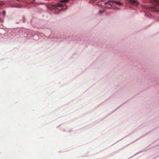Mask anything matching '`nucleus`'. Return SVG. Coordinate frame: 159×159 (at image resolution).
Returning <instances> with one entry per match:
<instances>
[{"label":"nucleus","instance_id":"3","mask_svg":"<svg viewBox=\"0 0 159 159\" xmlns=\"http://www.w3.org/2000/svg\"><path fill=\"white\" fill-rule=\"evenodd\" d=\"M114 2L116 4L120 5L122 6L123 5V4L119 2L116 1H109L108 2H105L104 3L105 5H107V4H109L110 6H111L112 4L111 3Z\"/></svg>","mask_w":159,"mask_h":159},{"label":"nucleus","instance_id":"1","mask_svg":"<svg viewBox=\"0 0 159 159\" xmlns=\"http://www.w3.org/2000/svg\"><path fill=\"white\" fill-rule=\"evenodd\" d=\"M47 7L50 9L52 10L53 9H56L59 11L62 10L64 8V7L63 4L61 3H57L55 4H50L48 5Z\"/></svg>","mask_w":159,"mask_h":159},{"label":"nucleus","instance_id":"6","mask_svg":"<svg viewBox=\"0 0 159 159\" xmlns=\"http://www.w3.org/2000/svg\"><path fill=\"white\" fill-rule=\"evenodd\" d=\"M91 1L93 2H95L96 4H97L98 5H99V4L98 3V2H96V1L97 0H90Z\"/></svg>","mask_w":159,"mask_h":159},{"label":"nucleus","instance_id":"4","mask_svg":"<svg viewBox=\"0 0 159 159\" xmlns=\"http://www.w3.org/2000/svg\"><path fill=\"white\" fill-rule=\"evenodd\" d=\"M127 1L131 4L135 6H137L138 3V1L137 0H127Z\"/></svg>","mask_w":159,"mask_h":159},{"label":"nucleus","instance_id":"2","mask_svg":"<svg viewBox=\"0 0 159 159\" xmlns=\"http://www.w3.org/2000/svg\"><path fill=\"white\" fill-rule=\"evenodd\" d=\"M152 4V6L151 7V10L153 12H159V9L157 8V7L159 6V0H150Z\"/></svg>","mask_w":159,"mask_h":159},{"label":"nucleus","instance_id":"5","mask_svg":"<svg viewBox=\"0 0 159 159\" xmlns=\"http://www.w3.org/2000/svg\"><path fill=\"white\" fill-rule=\"evenodd\" d=\"M68 1V0H61L60 2H66Z\"/></svg>","mask_w":159,"mask_h":159},{"label":"nucleus","instance_id":"7","mask_svg":"<svg viewBox=\"0 0 159 159\" xmlns=\"http://www.w3.org/2000/svg\"><path fill=\"white\" fill-rule=\"evenodd\" d=\"M3 15H5V11H3Z\"/></svg>","mask_w":159,"mask_h":159},{"label":"nucleus","instance_id":"8","mask_svg":"<svg viewBox=\"0 0 159 159\" xmlns=\"http://www.w3.org/2000/svg\"><path fill=\"white\" fill-rule=\"evenodd\" d=\"M100 13H101L102 12V11H100Z\"/></svg>","mask_w":159,"mask_h":159},{"label":"nucleus","instance_id":"9","mask_svg":"<svg viewBox=\"0 0 159 159\" xmlns=\"http://www.w3.org/2000/svg\"><path fill=\"white\" fill-rule=\"evenodd\" d=\"M100 7H101V5L100 4Z\"/></svg>","mask_w":159,"mask_h":159}]
</instances>
